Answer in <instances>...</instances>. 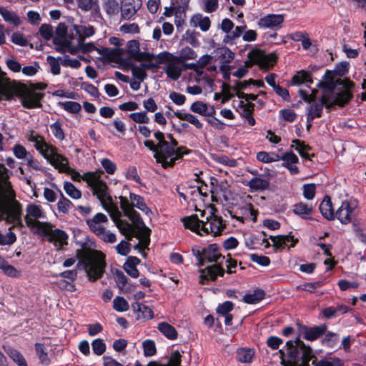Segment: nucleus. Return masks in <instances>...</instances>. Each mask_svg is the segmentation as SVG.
I'll list each match as a JSON object with an SVG mask.
<instances>
[{
	"label": "nucleus",
	"mask_w": 366,
	"mask_h": 366,
	"mask_svg": "<svg viewBox=\"0 0 366 366\" xmlns=\"http://www.w3.org/2000/svg\"><path fill=\"white\" fill-rule=\"evenodd\" d=\"M233 309V304L231 302L227 301L223 304L219 305L217 312L219 316H224L229 314V312Z\"/></svg>",
	"instance_id": "59"
},
{
	"label": "nucleus",
	"mask_w": 366,
	"mask_h": 366,
	"mask_svg": "<svg viewBox=\"0 0 366 366\" xmlns=\"http://www.w3.org/2000/svg\"><path fill=\"white\" fill-rule=\"evenodd\" d=\"M35 232L39 235L46 237L47 240L53 243L57 249H61L64 244H67V234L61 229H53V225L50 223H49L46 233L42 232L40 230Z\"/></svg>",
	"instance_id": "16"
},
{
	"label": "nucleus",
	"mask_w": 366,
	"mask_h": 366,
	"mask_svg": "<svg viewBox=\"0 0 366 366\" xmlns=\"http://www.w3.org/2000/svg\"><path fill=\"white\" fill-rule=\"evenodd\" d=\"M303 195L307 199H312L315 195V185L314 184L303 186Z\"/></svg>",
	"instance_id": "62"
},
{
	"label": "nucleus",
	"mask_w": 366,
	"mask_h": 366,
	"mask_svg": "<svg viewBox=\"0 0 366 366\" xmlns=\"http://www.w3.org/2000/svg\"><path fill=\"white\" fill-rule=\"evenodd\" d=\"M102 165L104 167V169L106 170V172L109 174H113L116 169H117V165L114 162L111 161L109 159H103L101 161Z\"/></svg>",
	"instance_id": "64"
},
{
	"label": "nucleus",
	"mask_w": 366,
	"mask_h": 366,
	"mask_svg": "<svg viewBox=\"0 0 366 366\" xmlns=\"http://www.w3.org/2000/svg\"><path fill=\"white\" fill-rule=\"evenodd\" d=\"M59 106L69 113L76 114L81 111V107L80 104L76 102L67 101L59 102Z\"/></svg>",
	"instance_id": "45"
},
{
	"label": "nucleus",
	"mask_w": 366,
	"mask_h": 366,
	"mask_svg": "<svg viewBox=\"0 0 366 366\" xmlns=\"http://www.w3.org/2000/svg\"><path fill=\"white\" fill-rule=\"evenodd\" d=\"M248 56L254 64H258L260 68L264 69L272 68L277 61V56L274 54H266L260 49L251 51L249 52Z\"/></svg>",
	"instance_id": "15"
},
{
	"label": "nucleus",
	"mask_w": 366,
	"mask_h": 366,
	"mask_svg": "<svg viewBox=\"0 0 366 366\" xmlns=\"http://www.w3.org/2000/svg\"><path fill=\"white\" fill-rule=\"evenodd\" d=\"M174 116L177 117L179 119L185 120L190 124L195 126L197 129H201L202 127V124L200 121L194 115L187 113H182L179 112H174Z\"/></svg>",
	"instance_id": "36"
},
{
	"label": "nucleus",
	"mask_w": 366,
	"mask_h": 366,
	"mask_svg": "<svg viewBox=\"0 0 366 366\" xmlns=\"http://www.w3.org/2000/svg\"><path fill=\"white\" fill-rule=\"evenodd\" d=\"M292 211L295 214L306 219L308 215L312 214L313 207L312 205H309L306 203L300 202L294 205Z\"/></svg>",
	"instance_id": "29"
},
{
	"label": "nucleus",
	"mask_w": 366,
	"mask_h": 366,
	"mask_svg": "<svg viewBox=\"0 0 366 366\" xmlns=\"http://www.w3.org/2000/svg\"><path fill=\"white\" fill-rule=\"evenodd\" d=\"M182 355L177 350L172 352L169 363L167 365H160L156 362H150L147 366H180Z\"/></svg>",
	"instance_id": "42"
},
{
	"label": "nucleus",
	"mask_w": 366,
	"mask_h": 366,
	"mask_svg": "<svg viewBox=\"0 0 366 366\" xmlns=\"http://www.w3.org/2000/svg\"><path fill=\"white\" fill-rule=\"evenodd\" d=\"M144 355L146 357H151L155 355L157 350L155 343L152 340H146L142 343Z\"/></svg>",
	"instance_id": "54"
},
{
	"label": "nucleus",
	"mask_w": 366,
	"mask_h": 366,
	"mask_svg": "<svg viewBox=\"0 0 366 366\" xmlns=\"http://www.w3.org/2000/svg\"><path fill=\"white\" fill-rule=\"evenodd\" d=\"M79 258L90 281L95 282L102 277L106 267L103 253L97 250H85L81 252Z\"/></svg>",
	"instance_id": "6"
},
{
	"label": "nucleus",
	"mask_w": 366,
	"mask_h": 366,
	"mask_svg": "<svg viewBox=\"0 0 366 366\" xmlns=\"http://www.w3.org/2000/svg\"><path fill=\"white\" fill-rule=\"evenodd\" d=\"M132 307L135 312H141L142 317L144 319L151 320L154 317V313L152 309L144 304L134 302L132 304Z\"/></svg>",
	"instance_id": "31"
},
{
	"label": "nucleus",
	"mask_w": 366,
	"mask_h": 366,
	"mask_svg": "<svg viewBox=\"0 0 366 366\" xmlns=\"http://www.w3.org/2000/svg\"><path fill=\"white\" fill-rule=\"evenodd\" d=\"M191 24L194 26H199L203 31L209 30L211 21L207 16H203L202 14H197L192 16L190 19Z\"/></svg>",
	"instance_id": "27"
},
{
	"label": "nucleus",
	"mask_w": 366,
	"mask_h": 366,
	"mask_svg": "<svg viewBox=\"0 0 366 366\" xmlns=\"http://www.w3.org/2000/svg\"><path fill=\"white\" fill-rule=\"evenodd\" d=\"M102 6L109 16H114L118 14L120 8L117 0H104Z\"/></svg>",
	"instance_id": "37"
},
{
	"label": "nucleus",
	"mask_w": 366,
	"mask_h": 366,
	"mask_svg": "<svg viewBox=\"0 0 366 366\" xmlns=\"http://www.w3.org/2000/svg\"><path fill=\"white\" fill-rule=\"evenodd\" d=\"M35 350L40 362L42 364L48 365L49 363V359L44 345L41 343H36Z\"/></svg>",
	"instance_id": "51"
},
{
	"label": "nucleus",
	"mask_w": 366,
	"mask_h": 366,
	"mask_svg": "<svg viewBox=\"0 0 366 366\" xmlns=\"http://www.w3.org/2000/svg\"><path fill=\"white\" fill-rule=\"evenodd\" d=\"M129 117L132 121L138 124H148L150 122V119L147 116L146 111L132 113Z\"/></svg>",
	"instance_id": "50"
},
{
	"label": "nucleus",
	"mask_w": 366,
	"mask_h": 366,
	"mask_svg": "<svg viewBox=\"0 0 366 366\" xmlns=\"http://www.w3.org/2000/svg\"><path fill=\"white\" fill-rule=\"evenodd\" d=\"M0 14L6 21L13 25L17 26L20 23L19 18L16 14L4 7L0 6Z\"/></svg>",
	"instance_id": "35"
},
{
	"label": "nucleus",
	"mask_w": 366,
	"mask_h": 366,
	"mask_svg": "<svg viewBox=\"0 0 366 366\" xmlns=\"http://www.w3.org/2000/svg\"><path fill=\"white\" fill-rule=\"evenodd\" d=\"M94 352L97 355H102L106 350V345L102 339H96L92 343Z\"/></svg>",
	"instance_id": "56"
},
{
	"label": "nucleus",
	"mask_w": 366,
	"mask_h": 366,
	"mask_svg": "<svg viewBox=\"0 0 366 366\" xmlns=\"http://www.w3.org/2000/svg\"><path fill=\"white\" fill-rule=\"evenodd\" d=\"M154 65L152 67H158L159 64H165L164 71L168 78L172 80H177L184 71L183 63L177 56L169 52L162 53L154 56L152 62Z\"/></svg>",
	"instance_id": "9"
},
{
	"label": "nucleus",
	"mask_w": 366,
	"mask_h": 366,
	"mask_svg": "<svg viewBox=\"0 0 366 366\" xmlns=\"http://www.w3.org/2000/svg\"><path fill=\"white\" fill-rule=\"evenodd\" d=\"M232 89V87L230 86L228 84L224 83L222 85V103L224 104L229 99H230L232 97H234V94L231 93L230 90Z\"/></svg>",
	"instance_id": "61"
},
{
	"label": "nucleus",
	"mask_w": 366,
	"mask_h": 366,
	"mask_svg": "<svg viewBox=\"0 0 366 366\" xmlns=\"http://www.w3.org/2000/svg\"><path fill=\"white\" fill-rule=\"evenodd\" d=\"M254 104L250 102L241 101L239 106V112L244 118L252 114Z\"/></svg>",
	"instance_id": "53"
},
{
	"label": "nucleus",
	"mask_w": 366,
	"mask_h": 366,
	"mask_svg": "<svg viewBox=\"0 0 366 366\" xmlns=\"http://www.w3.org/2000/svg\"><path fill=\"white\" fill-rule=\"evenodd\" d=\"M26 139L28 141L33 142L36 149L60 172L70 174L74 181L80 182L83 180L86 182L92 189L93 194L97 196L101 202L100 186L102 183L107 186L106 182L102 179V176L104 174L103 171L99 170L94 172H86L81 176L75 169L69 167L67 158L59 154L56 147L47 143L43 136L34 131H31L27 134Z\"/></svg>",
	"instance_id": "1"
},
{
	"label": "nucleus",
	"mask_w": 366,
	"mask_h": 366,
	"mask_svg": "<svg viewBox=\"0 0 366 366\" xmlns=\"http://www.w3.org/2000/svg\"><path fill=\"white\" fill-rule=\"evenodd\" d=\"M13 152L15 157L20 159H26L30 154V152H27L21 144H15L13 147Z\"/></svg>",
	"instance_id": "57"
},
{
	"label": "nucleus",
	"mask_w": 366,
	"mask_h": 366,
	"mask_svg": "<svg viewBox=\"0 0 366 366\" xmlns=\"http://www.w3.org/2000/svg\"><path fill=\"white\" fill-rule=\"evenodd\" d=\"M133 224L137 229L135 237L139 239L138 247H139L141 249H144L147 247L149 243L151 229L145 226L141 218H139V222L138 223H133Z\"/></svg>",
	"instance_id": "21"
},
{
	"label": "nucleus",
	"mask_w": 366,
	"mask_h": 366,
	"mask_svg": "<svg viewBox=\"0 0 366 366\" xmlns=\"http://www.w3.org/2000/svg\"><path fill=\"white\" fill-rule=\"evenodd\" d=\"M293 84H302L303 83H312L310 74L305 71H298L292 79Z\"/></svg>",
	"instance_id": "40"
},
{
	"label": "nucleus",
	"mask_w": 366,
	"mask_h": 366,
	"mask_svg": "<svg viewBox=\"0 0 366 366\" xmlns=\"http://www.w3.org/2000/svg\"><path fill=\"white\" fill-rule=\"evenodd\" d=\"M120 207L124 215L127 217L132 223L139 222V214L134 209L136 207L142 212L148 214L151 212L149 208L147 206L143 197L134 193H129V199L126 197H119Z\"/></svg>",
	"instance_id": "8"
},
{
	"label": "nucleus",
	"mask_w": 366,
	"mask_h": 366,
	"mask_svg": "<svg viewBox=\"0 0 366 366\" xmlns=\"http://www.w3.org/2000/svg\"><path fill=\"white\" fill-rule=\"evenodd\" d=\"M11 174V172H9L3 164L0 163V196L1 198L14 197V190L9 180Z\"/></svg>",
	"instance_id": "19"
},
{
	"label": "nucleus",
	"mask_w": 366,
	"mask_h": 366,
	"mask_svg": "<svg viewBox=\"0 0 366 366\" xmlns=\"http://www.w3.org/2000/svg\"><path fill=\"white\" fill-rule=\"evenodd\" d=\"M46 86V84L42 83L24 86L21 94V104L24 107L32 109L41 107V100L44 97V94L37 90H44Z\"/></svg>",
	"instance_id": "12"
},
{
	"label": "nucleus",
	"mask_w": 366,
	"mask_h": 366,
	"mask_svg": "<svg viewBox=\"0 0 366 366\" xmlns=\"http://www.w3.org/2000/svg\"><path fill=\"white\" fill-rule=\"evenodd\" d=\"M113 308L117 312H126L129 305L127 301L122 297L117 296L113 300Z\"/></svg>",
	"instance_id": "44"
},
{
	"label": "nucleus",
	"mask_w": 366,
	"mask_h": 366,
	"mask_svg": "<svg viewBox=\"0 0 366 366\" xmlns=\"http://www.w3.org/2000/svg\"><path fill=\"white\" fill-rule=\"evenodd\" d=\"M107 222L108 218L103 213H97L93 218L86 220L90 229L97 236L105 229L102 224Z\"/></svg>",
	"instance_id": "23"
},
{
	"label": "nucleus",
	"mask_w": 366,
	"mask_h": 366,
	"mask_svg": "<svg viewBox=\"0 0 366 366\" xmlns=\"http://www.w3.org/2000/svg\"><path fill=\"white\" fill-rule=\"evenodd\" d=\"M234 26V23L229 19H224L222 21L221 29L227 33L224 38V41L227 43H232L235 39L240 37L247 28L246 25L237 26L232 30Z\"/></svg>",
	"instance_id": "18"
},
{
	"label": "nucleus",
	"mask_w": 366,
	"mask_h": 366,
	"mask_svg": "<svg viewBox=\"0 0 366 366\" xmlns=\"http://www.w3.org/2000/svg\"><path fill=\"white\" fill-rule=\"evenodd\" d=\"M59 192L61 197L57 203V209L60 213L66 214L73 204L69 199L64 196L61 191Z\"/></svg>",
	"instance_id": "43"
},
{
	"label": "nucleus",
	"mask_w": 366,
	"mask_h": 366,
	"mask_svg": "<svg viewBox=\"0 0 366 366\" xmlns=\"http://www.w3.org/2000/svg\"><path fill=\"white\" fill-rule=\"evenodd\" d=\"M128 50L134 59L138 61H144V66L145 67H152L154 65L152 62L155 55L152 53L139 51V42L137 41L132 40L129 41Z\"/></svg>",
	"instance_id": "17"
},
{
	"label": "nucleus",
	"mask_w": 366,
	"mask_h": 366,
	"mask_svg": "<svg viewBox=\"0 0 366 366\" xmlns=\"http://www.w3.org/2000/svg\"><path fill=\"white\" fill-rule=\"evenodd\" d=\"M356 207L355 201H343L335 212V218L343 224L351 222L355 217Z\"/></svg>",
	"instance_id": "14"
},
{
	"label": "nucleus",
	"mask_w": 366,
	"mask_h": 366,
	"mask_svg": "<svg viewBox=\"0 0 366 366\" xmlns=\"http://www.w3.org/2000/svg\"><path fill=\"white\" fill-rule=\"evenodd\" d=\"M75 29L79 35L80 40L89 37L94 34V29L92 26H76Z\"/></svg>",
	"instance_id": "52"
},
{
	"label": "nucleus",
	"mask_w": 366,
	"mask_h": 366,
	"mask_svg": "<svg viewBox=\"0 0 366 366\" xmlns=\"http://www.w3.org/2000/svg\"><path fill=\"white\" fill-rule=\"evenodd\" d=\"M248 185L251 189L259 191L267 189L269 187V181L266 179L261 177H254L249 182Z\"/></svg>",
	"instance_id": "33"
},
{
	"label": "nucleus",
	"mask_w": 366,
	"mask_h": 366,
	"mask_svg": "<svg viewBox=\"0 0 366 366\" xmlns=\"http://www.w3.org/2000/svg\"><path fill=\"white\" fill-rule=\"evenodd\" d=\"M184 226L192 232L202 235V232L206 234H211L214 237L222 234L225 228V224L221 217L211 215L207 217V221L199 220L197 214L185 217L182 219Z\"/></svg>",
	"instance_id": "5"
},
{
	"label": "nucleus",
	"mask_w": 366,
	"mask_h": 366,
	"mask_svg": "<svg viewBox=\"0 0 366 366\" xmlns=\"http://www.w3.org/2000/svg\"><path fill=\"white\" fill-rule=\"evenodd\" d=\"M286 347V353L280 350L281 363L284 366H309L310 361L315 357L311 347H307L299 338L288 341Z\"/></svg>",
	"instance_id": "4"
},
{
	"label": "nucleus",
	"mask_w": 366,
	"mask_h": 366,
	"mask_svg": "<svg viewBox=\"0 0 366 366\" xmlns=\"http://www.w3.org/2000/svg\"><path fill=\"white\" fill-rule=\"evenodd\" d=\"M142 63L139 66H133L132 67V71L134 76L138 79L140 81L144 80L146 77V69H153L154 67H145L144 66V61H142Z\"/></svg>",
	"instance_id": "48"
},
{
	"label": "nucleus",
	"mask_w": 366,
	"mask_h": 366,
	"mask_svg": "<svg viewBox=\"0 0 366 366\" xmlns=\"http://www.w3.org/2000/svg\"><path fill=\"white\" fill-rule=\"evenodd\" d=\"M250 259L262 266H268L270 263V259L268 257L258 255L257 254H250Z\"/></svg>",
	"instance_id": "60"
},
{
	"label": "nucleus",
	"mask_w": 366,
	"mask_h": 366,
	"mask_svg": "<svg viewBox=\"0 0 366 366\" xmlns=\"http://www.w3.org/2000/svg\"><path fill=\"white\" fill-rule=\"evenodd\" d=\"M299 94L304 101L310 103L307 107V122L321 117L324 106L330 110L335 106L344 107L350 102V94L347 92L338 97L332 95L331 91L327 89L322 93L319 102L315 101L317 94V89H312L311 94H308L306 90L300 89Z\"/></svg>",
	"instance_id": "2"
},
{
	"label": "nucleus",
	"mask_w": 366,
	"mask_h": 366,
	"mask_svg": "<svg viewBox=\"0 0 366 366\" xmlns=\"http://www.w3.org/2000/svg\"><path fill=\"white\" fill-rule=\"evenodd\" d=\"M280 113L282 119L287 122H292L297 118L296 113L290 109H282Z\"/></svg>",
	"instance_id": "63"
},
{
	"label": "nucleus",
	"mask_w": 366,
	"mask_h": 366,
	"mask_svg": "<svg viewBox=\"0 0 366 366\" xmlns=\"http://www.w3.org/2000/svg\"><path fill=\"white\" fill-rule=\"evenodd\" d=\"M157 329L169 340H174L177 338V332L176 329L166 322L159 323Z\"/></svg>",
	"instance_id": "28"
},
{
	"label": "nucleus",
	"mask_w": 366,
	"mask_h": 366,
	"mask_svg": "<svg viewBox=\"0 0 366 366\" xmlns=\"http://www.w3.org/2000/svg\"><path fill=\"white\" fill-rule=\"evenodd\" d=\"M5 352L9 356V357L17 364L18 366H20L24 363H26V361L24 356L21 354L19 351L16 349L8 347L4 348Z\"/></svg>",
	"instance_id": "38"
},
{
	"label": "nucleus",
	"mask_w": 366,
	"mask_h": 366,
	"mask_svg": "<svg viewBox=\"0 0 366 366\" xmlns=\"http://www.w3.org/2000/svg\"><path fill=\"white\" fill-rule=\"evenodd\" d=\"M192 252L198 260L199 267L207 262H214V264L199 270V283L204 285L209 281H215L217 276L223 277L224 269L222 262L225 257L221 254L217 244H212L202 250L193 249Z\"/></svg>",
	"instance_id": "3"
},
{
	"label": "nucleus",
	"mask_w": 366,
	"mask_h": 366,
	"mask_svg": "<svg viewBox=\"0 0 366 366\" xmlns=\"http://www.w3.org/2000/svg\"><path fill=\"white\" fill-rule=\"evenodd\" d=\"M320 211L322 216L328 220H334L335 218V213L332 207L331 199L328 196H325L323 200L321 202L320 207Z\"/></svg>",
	"instance_id": "25"
},
{
	"label": "nucleus",
	"mask_w": 366,
	"mask_h": 366,
	"mask_svg": "<svg viewBox=\"0 0 366 366\" xmlns=\"http://www.w3.org/2000/svg\"><path fill=\"white\" fill-rule=\"evenodd\" d=\"M142 6V0H124L121 8L122 17L126 20L134 16Z\"/></svg>",
	"instance_id": "22"
},
{
	"label": "nucleus",
	"mask_w": 366,
	"mask_h": 366,
	"mask_svg": "<svg viewBox=\"0 0 366 366\" xmlns=\"http://www.w3.org/2000/svg\"><path fill=\"white\" fill-rule=\"evenodd\" d=\"M191 150L185 147H180L177 149L171 147L168 142L165 144L158 145V150L154 154V157L162 167L167 168L173 167L175 161L181 159L184 154L190 153Z\"/></svg>",
	"instance_id": "10"
},
{
	"label": "nucleus",
	"mask_w": 366,
	"mask_h": 366,
	"mask_svg": "<svg viewBox=\"0 0 366 366\" xmlns=\"http://www.w3.org/2000/svg\"><path fill=\"white\" fill-rule=\"evenodd\" d=\"M269 239L277 248H283L285 246L293 247L297 242V239H295L292 236L290 235L270 236Z\"/></svg>",
	"instance_id": "24"
},
{
	"label": "nucleus",
	"mask_w": 366,
	"mask_h": 366,
	"mask_svg": "<svg viewBox=\"0 0 366 366\" xmlns=\"http://www.w3.org/2000/svg\"><path fill=\"white\" fill-rule=\"evenodd\" d=\"M184 63L187 60L195 59L197 58L196 52L189 46L184 47L179 51V56H177Z\"/></svg>",
	"instance_id": "47"
},
{
	"label": "nucleus",
	"mask_w": 366,
	"mask_h": 366,
	"mask_svg": "<svg viewBox=\"0 0 366 366\" xmlns=\"http://www.w3.org/2000/svg\"><path fill=\"white\" fill-rule=\"evenodd\" d=\"M292 147L295 148L302 158L310 160L311 159L310 154L308 153L311 148L308 145L305 144L304 142L299 139H295L292 141Z\"/></svg>",
	"instance_id": "30"
},
{
	"label": "nucleus",
	"mask_w": 366,
	"mask_h": 366,
	"mask_svg": "<svg viewBox=\"0 0 366 366\" xmlns=\"http://www.w3.org/2000/svg\"><path fill=\"white\" fill-rule=\"evenodd\" d=\"M326 329L325 325H320L310 329L305 327L303 331V337L310 341L315 340L325 332Z\"/></svg>",
	"instance_id": "26"
},
{
	"label": "nucleus",
	"mask_w": 366,
	"mask_h": 366,
	"mask_svg": "<svg viewBox=\"0 0 366 366\" xmlns=\"http://www.w3.org/2000/svg\"><path fill=\"white\" fill-rule=\"evenodd\" d=\"M265 293L262 290H256L252 293L247 294L243 297V301L247 304H256L264 298Z\"/></svg>",
	"instance_id": "32"
},
{
	"label": "nucleus",
	"mask_w": 366,
	"mask_h": 366,
	"mask_svg": "<svg viewBox=\"0 0 366 366\" xmlns=\"http://www.w3.org/2000/svg\"><path fill=\"white\" fill-rule=\"evenodd\" d=\"M62 122L57 120L50 125L51 131L54 137L59 141H63L65 139V134L62 128Z\"/></svg>",
	"instance_id": "41"
},
{
	"label": "nucleus",
	"mask_w": 366,
	"mask_h": 366,
	"mask_svg": "<svg viewBox=\"0 0 366 366\" xmlns=\"http://www.w3.org/2000/svg\"><path fill=\"white\" fill-rule=\"evenodd\" d=\"M335 72L327 71L323 77V81L318 84V86L323 89V92L329 89L332 95L340 96L347 92L350 94V100L352 97V93L349 91L347 85L338 79H335Z\"/></svg>",
	"instance_id": "13"
},
{
	"label": "nucleus",
	"mask_w": 366,
	"mask_h": 366,
	"mask_svg": "<svg viewBox=\"0 0 366 366\" xmlns=\"http://www.w3.org/2000/svg\"><path fill=\"white\" fill-rule=\"evenodd\" d=\"M12 227L9 228V232L6 234L0 233V244L1 245H10L14 243L16 240V234L12 232Z\"/></svg>",
	"instance_id": "55"
},
{
	"label": "nucleus",
	"mask_w": 366,
	"mask_h": 366,
	"mask_svg": "<svg viewBox=\"0 0 366 366\" xmlns=\"http://www.w3.org/2000/svg\"><path fill=\"white\" fill-rule=\"evenodd\" d=\"M190 109L193 112L198 113L202 115H206L208 110V106L202 102H195L191 105Z\"/></svg>",
	"instance_id": "58"
},
{
	"label": "nucleus",
	"mask_w": 366,
	"mask_h": 366,
	"mask_svg": "<svg viewBox=\"0 0 366 366\" xmlns=\"http://www.w3.org/2000/svg\"><path fill=\"white\" fill-rule=\"evenodd\" d=\"M26 214L25 216V222L30 229H36V231L46 232L47 231L49 223L40 222L39 219L46 217L45 212L40 205L29 204L26 208Z\"/></svg>",
	"instance_id": "11"
},
{
	"label": "nucleus",
	"mask_w": 366,
	"mask_h": 366,
	"mask_svg": "<svg viewBox=\"0 0 366 366\" xmlns=\"http://www.w3.org/2000/svg\"><path fill=\"white\" fill-rule=\"evenodd\" d=\"M65 192L71 198L78 199L81 197V192L73 184L66 182L64 184Z\"/></svg>",
	"instance_id": "46"
},
{
	"label": "nucleus",
	"mask_w": 366,
	"mask_h": 366,
	"mask_svg": "<svg viewBox=\"0 0 366 366\" xmlns=\"http://www.w3.org/2000/svg\"><path fill=\"white\" fill-rule=\"evenodd\" d=\"M315 366H343L341 360L338 358L330 357L316 362L312 361Z\"/></svg>",
	"instance_id": "49"
},
{
	"label": "nucleus",
	"mask_w": 366,
	"mask_h": 366,
	"mask_svg": "<svg viewBox=\"0 0 366 366\" xmlns=\"http://www.w3.org/2000/svg\"><path fill=\"white\" fill-rule=\"evenodd\" d=\"M254 355V352L253 350L242 348L237 350V359L239 362L248 363L252 362Z\"/></svg>",
	"instance_id": "34"
},
{
	"label": "nucleus",
	"mask_w": 366,
	"mask_h": 366,
	"mask_svg": "<svg viewBox=\"0 0 366 366\" xmlns=\"http://www.w3.org/2000/svg\"><path fill=\"white\" fill-rule=\"evenodd\" d=\"M101 204L103 207L108 212L111 218L115 223L117 228L122 234H127L134 229L133 226L127 221L120 219L122 214L116 204L112 202V197L108 192V187L102 183L100 186Z\"/></svg>",
	"instance_id": "7"
},
{
	"label": "nucleus",
	"mask_w": 366,
	"mask_h": 366,
	"mask_svg": "<svg viewBox=\"0 0 366 366\" xmlns=\"http://www.w3.org/2000/svg\"><path fill=\"white\" fill-rule=\"evenodd\" d=\"M257 159L264 163H271L280 160V154L274 152H259L257 154Z\"/></svg>",
	"instance_id": "39"
},
{
	"label": "nucleus",
	"mask_w": 366,
	"mask_h": 366,
	"mask_svg": "<svg viewBox=\"0 0 366 366\" xmlns=\"http://www.w3.org/2000/svg\"><path fill=\"white\" fill-rule=\"evenodd\" d=\"M284 21V16L282 14H267L261 17L257 25L262 29H277L281 27Z\"/></svg>",
	"instance_id": "20"
}]
</instances>
